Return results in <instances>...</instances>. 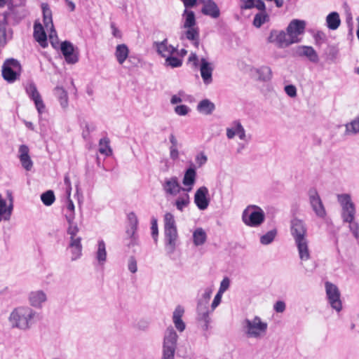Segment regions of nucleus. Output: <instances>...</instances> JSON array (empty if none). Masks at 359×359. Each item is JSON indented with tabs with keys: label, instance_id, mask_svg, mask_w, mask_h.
<instances>
[{
	"label": "nucleus",
	"instance_id": "f257e3e1",
	"mask_svg": "<svg viewBox=\"0 0 359 359\" xmlns=\"http://www.w3.org/2000/svg\"><path fill=\"white\" fill-rule=\"evenodd\" d=\"M39 313L28 306H21L15 309L9 316V321L13 327L22 330H29L36 322Z\"/></svg>",
	"mask_w": 359,
	"mask_h": 359
},
{
	"label": "nucleus",
	"instance_id": "f03ea898",
	"mask_svg": "<svg viewBox=\"0 0 359 359\" xmlns=\"http://www.w3.org/2000/svg\"><path fill=\"white\" fill-rule=\"evenodd\" d=\"M165 248L169 254L174 252L177 238V231L173 215L166 212L164 215Z\"/></svg>",
	"mask_w": 359,
	"mask_h": 359
},
{
	"label": "nucleus",
	"instance_id": "7ed1b4c3",
	"mask_svg": "<svg viewBox=\"0 0 359 359\" xmlns=\"http://www.w3.org/2000/svg\"><path fill=\"white\" fill-rule=\"evenodd\" d=\"M243 331L248 338H259L267 330V323L262 322L259 316L252 320L245 319L242 323Z\"/></svg>",
	"mask_w": 359,
	"mask_h": 359
},
{
	"label": "nucleus",
	"instance_id": "20e7f679",
	"mask_svg": "<svg viewBox=\"0 0 359 359\" xmlns=\"http://www.w3.org/2000/svg\"><path fill=\"white\" fill-rule=\"evenodd\" d=\"M265 214L262 209L257 205H249L242 214L243 222L249 226L257 227L264 221Z\"/></svg>",
	"mask_w": 359,
	"mask_h": 359
},
{
	"label": "nucleus",
	"instance_id": "39448f33",
	"mask_svg": "<svg viewBox=\"0 0 359 359\" xmlns=\"http://www.w3.org/2000/svg\"><path fill=\"white\" fill-rule=\"evenodd\" d=\"M286 31L287 32L283 30H271L267 39L268 42L280 48L289 46L292 44V21L288 24Z\"/></svg>",
	"mask_w": 359,
	"mask_h": 359
},
{
	"label": "nucleus",
	"instance_id": "423d86ee",
	"mask_svg": "<svg viewBox=\"0 0 359 359\" xmlns=\"http://www.w3.org/2000/svg\"><path fill=\"white\" fill-rule=\"evenodd\" d=\"M337 199L342 208L341 217L344 222L351 223L355 217V205L351 201V196L347 194H339Z\"/></svg>",
	"mask_w": 359,
	"mask_h": 359
},
{
	"label": "nucleus",
	"instance_id": "0eeeda50",
	"mask_svg": "<svg viewBox=\"0 0 359 359\" xmlns=\"http://www.w3.org/2000/svg\"><path fill=\"white\" fill-rule=\"evenodd\" d=\"M326 298L332 309L337 312H340L342 309V302L341 300V293L338 287L327 281L325 283Z\"/></svg>",
	"mask_w": 359,
	"mask_h": 359
},
{
	"label": "nucleus",
	"instance_id": "6e6552de",
	"mask_svg": "<svg viewBox=\"0 0 359 359\" xmlns=\"http://www.w3.org/2000/svg\"><path fill=\"white\" fill-rule=\"evenodd\" d=\"M20 62L13 58L7 59L2 66L3 78L8 82L15 81L20 75Z\"/></svg>",
	"mask_w": 359,
	"mask_h": 359
},
{
	"label": "nucleus",
	"instance_id": "1a4fd4ad",
	"mask_svg": "<svg viewBox=\"0 0 359 359\" xmlns=\"http://www.w3.org/2000/svg\"><path fill=\"white\" fill-rule=\"evenodd\" d=\"M308 196L310 205L316 215L319 218L324 219L327 212L317 189L315 187L310 188L308 191Z\"/></svg>",
	"mask_w": 359,
	"mask_h": 359
},
{
	"label": "nucleus",
	"instance_id": "9d476101",
	"mask_svg": "<svg viewBox=\"0 0 359 359\" xmlns=\"http://www.w3.org/2000/svg\"><path fill=\"white\" fill-rule=\"evenodd\" d=\"M162 188L166 195L177 196L181 191H184L175 176L165 178L162 183Z\"/></svg>",
	"mask_w": 359,
	"mask_h": 359
},
{
	"label": "nucleus",
	"instance_id": "9b49d317",
	"mask_svg": "<svg viewBox=\"0 0 359 359\" xmlns=\"http://www.w3.org/2000/svg\"><path fill=\"white\" fill-rule=\"evenodd\" d=\"M208 196V189L206 187H201L196 190L194 195V203L199 210H204L208 207L210 200Z\"/></svg>",
	"mask_w": 359,
	"mask_h": 359
},
{
	"label": "nucleus",
	"instance_id": "f8f14e48",
	"mask_svg": "<svg viewBox=\"0 0 359 359\" xmlns=\"http://www.w3.org/2000/svg\"><path fill=\"white\" fill-rule=\"evenodd\" d=\"M60 50L65 57V61L68 64H75L78 62V55L74 53V48L71 42L68 41L62 42Z\"/></svg>",
	"mask_w": 359,
	"mask_h": 359
},
{
	"label": "nucleus",
	"instance_id": "ddd939ff",
	"mask_svg": "<svg viewBox=\"0 0 359 359\" xmlns=\"http://www.w3.org/2000/svg\"><path fill=\"white\" fill-rule=\"evenodd\" d=\"M203 4L201 13L206 16L217 19L220 16V10L217 4L213 0H201Z\"/></svg>",
	"mask_w": 359,
	"mask_h": 359
},
{
	"label": "nucleus",
	"instance_id": "4468645a",
	"mask_svg": "<svg viewBox=\"0 0 359 359\" xmlns=\"http://www.w3.org/2000/svg\"><path fill=\"white\" fill-rule=\"evenodd\" d=\"M213 65L205 58L201 59L200 72L205 84L208 85L212 81Z\"/></svg>",
	"mask_w": 359,
	"mask_h": 359
},
{
	"label": "nucleus",
	"instance_id": "2eb2a0df",
	"mask_svg": "<svg viewBox=\"0 0 359 359\" xmlns=\"http://www.w3.org/2000/svg\"><path fill=\"white\" fill-rule=\"evenodd\" d=\"M41 8L43 11V22L45 27L48 29H50V39H51L53 37V35L56 36V31L54 28L53 18H52V11L49 8V6L46 3H43L41 4Z\"/></svg>",
	"mask_w": 359,
	"mask_h": 359
},
{
	"label": "nucleus",
	"instance_id": "dca6fc26",
	"mask_svg": "<svg viewBox=\"0 0 359 359\" xmlns=\"http://www.w3.org/2000/svg\"><path fill=\"white\" fill-rule=\"evenodd\" d=\"M18 158L24 169L27 171L32 170L33 167V161L29 156V149L28 146L22 144L19 147Z\"/></svg>",
	"mask_w": 359,
	"mask_h": 359
},
{
	"label": "nucleus",
	"instance_id": "f3484780",
	"mask_svg": "<svg viewBox=\"0 0 359 359\" xmlns=\"http://www.w3.org/2000/svg\"><path fill=\"white\" fill-rule=\"evenodd\" d=\"M295 53L300 57H306L310 62L318 63V55L314 48L311 46H299L297 47Z\"/></svg>",
	"mask_w": 359,
	"mask_h": 359
},
{
	"label": "nucleus",
	"instance_id": "a211bd4d",
	"mask_svg": "<svg viewBox=\"0 0 359 359\" xmlns=\"http://www.w3.org/2000/svg\"><path fill=\"white\" fill-rule=\"evenodd\" d=\"M26 91L29 97L34 100L38 112L41 114L45 108V106L35 84L30 83L29 86H27L26 88Z\"/></svg>",
	"mask_w": 359,
	"mask_h": 359
},
{
	"label": "nucleus",
	"instance_id": "6ab92c4d",
	"mask_svg": "<svg viewBox=\"0 0 359 359\" xmlns=\"http://www.w3.org/2000/svg\"><path fill=\"white\" fill-rule=\"evenodd\" d=\"M295 245L297 248L299 257L301 262L307 261L311 257V253L309 248L308 238L299 239L294 241Z\"/></svg>",
	"mask_w": 359,
	"mask_h": 359
},
{
	"label": "nucleus",
	"instance_id": "aec40b11",
	"mask_svg": "<svg viewBox=\"0 0 359 359\" xmlns=\"http://www.w3.org/2000/svg\"><path fill=\"white\" fill-rule=\"evenodd\" d=\"M11 15V12H4L3 13V18L0 20V48H4L8 40V38H11V36L6 32V25L8 24V20ZM12 35V32H11Z\"/></svg>",
	"mask_w": 359,
	"mask_h": 359
},
{
	"label": "nucleus",
	"instance_id": "412c9836",
	"mask_svg": "<svg viewBox=\"0 0 359 359\" xmlns=\"http://www.w3.org/2000/svg\"><path fill=\"white\" fill-rule=\"evenodd\" d=\"M307 238V229L302 220L293 218V238L294 241Z\"/></svg>",
	"mask_w": 359,
	"mask_h": 359
},
{
	"label": "nucleus",
	"instance_id": "4be33fe9",
	"mask_svg": "<svg viewBox=\"0 0 359 359\" xmlns=\"http://www.w3.org/2000/svg\"><path fill=\"white\" fill-rule=\"evenodd\" d=\"M196 179V168L191 166L186 170L184 177L182 180L183 184L187 187L184 188V191L189 192L192 189V187L194 185Z\"/></svg>",
	"mask_w": 359,
	"mask_h": 359
},
{
	"label": "nucleus",
	"instance_id": "5701e85b",
	"mask_svg": "<svg viewBox=\"0 0 359 359\" xmlns=\"http://www.w3.org/2000/svg\"><path fill=\"white\" fill-rule=\"evenodd\" d=\"M154 45L156 47L158 53L163 57L172 55L177 51L176 48L173 47L172 45L168 44L167 39H165L161 42L156 41Z\"/></svg>",
	"mask_w": 359,
	"mask_h": 359
},
{
	"label": "nucleus",
	"instance_id": "b1692460",
	"mask_svg": "<svg viewBox=\"0 0 359 359\" xmlns=\"http://www.w3.org/2000/svg\"><path fill=\"white\" fill-rule=\"evenodd\" d=\"M47 299L46 293L42 290L31 292L29 294L30 304L36 308H41V304Z\"/></svg>",
	"mask_w": 359,
	"mask_h": 359
},
{
	"label": "nucleus",
	"instance_id": "393cba45",
	"mask_svg": "<svg viewBox=\"0 0 359 359\" xmlns=\"http://www.w3.org/2000/svg\"><path fill=\"white\" fill-rule=\"evenodd\" d=\"M34 37L35 40L43 47L47 46V35L43 27L39 22H35L34 25Z\"/></svg>",
	"mask_w": 359,
	"mask_h": 359
},
{
	"label": "nucleus",
	"instance_id": "a878e982",
	"mask_svg": "<svg viewBox=\"0 0 359 359\" xmlns=\"http://www.w3.org/2000/svg\"><path fill=\"white\" fill-rule=\"evenodd\" d=\"M128 219L130 222V227L126 230L127 235L131 238V241L128 244V247L135 244V233L137 227V218L135 213L130 212L128 215Z\"/></svg>",
	"mask_w": 359,
	"mask_h": 359
},
{
	"label": "nucleus",
	"instance_id": "bb28decb",
	"mask_svg": "<svg viewBox=\"0 0 359 359\" xmlns=\"http://www.w3.org/2000/svg\"><path fill=\"white\" fill-rule=\"evenodd\" d=\"M184 312V309L181 306H177L172 315V320L175 326L180 332H183L186 327L185 323L182 320Z\"/></svg>",
	"mask_w": 359,
	"mask_h": 359
},
{
	"label": "nucleus",
	"instance_id": "cd10ccee",
	"mask_svg": "<svg viewBox=\"0 0 359 359\" xmlns=\"http://www.w3.org/2000/svg\"><path fill=\"white\" fill-rule=\"evenodd\" d=\"M196 109L202 114L210 115L215 110V104L208 99H203L198 102Z\"/></svg>",
	"mask_w": 359,
	"mask_h": 359
},
{
	"label": "nucleus",
	"instance_id": "c85d7f7f",
	"mask_svg": "<svg viewBox=\"0 0 359 359\" xmlns=\"http://www.w3.org/2000/svg\"><path fill=\"white\" fill-rule=\"evenodd\" d=\"M306 25L305 20L293 19V43L299 42L298 36L304 33Z\"/></svg>",
	"mask_w": 359,
	"mask_h": 359
},
{
	"label": "nucleus",
	"instance_id": "c756f323",
	"mask_svg": "<svg viewBox=\"0 0 359 359\" xmlns=\"http://www.w3.org/2000/svg\"><path fill=\"white\" fill-rule=\"evenodd\" d=\"M69 248L72 250V261L79 259L82 255L81 238L78 237L76 240L70 241Z\"/></svg>",
	"mask_w": 359,
	"mask_h": 359
},
{
	"label": "nucleus",
	"instance_id": "7c9ffc66",
	"mask_svg": "<svg viewBox=\"0 0 359 359\" xmlns=\"http://www.w3.org/2000/svg\"><path fill=\"white\" fill-rule=\"evenodd\" d=\"M106 245L103 240L97 243V250L95 253V258L100 266H103L107 261Z\"/></svg>",
	"mask_w": 359,
	"mask_h": 359
},
{
	"label": "nucleus",
	"instance_id": "2f4dec72",
	"mask_svg": "<svg viewBox=\"0 0 359 359\" xmlns=\"http://www.w3.org/2000/svg\"><path fill=\"white\" fill-rule=\"evenodd\" d=\"M129 49L128 46L124 44H118L116 47L114 53L115 57L120 65H122L128 57Z\"/></svg>",
	"mask_w": 359,
	"mask_h": 359
},
{
	"label": "nucleus",
	"instance_id": "473e14b6",
	"mask_svg": "<svg viewBox=\"0 0 359 359\" xmlns=\"http://www.w3.org/2000/svg\"><path fill=\"white\" fill-rule=\"evenodd\" d=\"M341 24L339 15L337 12L333 11L326 17L327 27L331 30L337 29Z\"/></svg>",
	"mask_w": 359,
	"mask_h": 359
},
{
	"label": "nucleus",
	"instance_id": "72a5a7b5",
	"mask_svg": "<svg viewBox=\"0 0 359 359\" xmlns=\"http://www.w3.org/2000/svg\"><path fill=\"white\" fill-rule=\"evenodd\" d=\"M177 344L166 343L163 341V359H174Z\"/></svg>",
	"mask_w": 359,
	"mask_h": 359
},
{
	"label": "nucleus",
	"instance_id": "f704fd0d",
	"mask_svg": "<svg viewBox=\"0 0 359 359\" xmlns=\"http://www.w3.org/2000/svg\"><path fill=\"white\" fill-rule=\"evenodd\" d=\"M207 240V234L202 228H197L193 233V242L196 246L203 245Z\"/></svg>",
	"mask_w": 359,
	"mask_h": 359
},
{
	"label": "nucleus",
	"instance_id": "c9c22d12",
	"mask_svg": "<svg viewBox=\"0 0 359 359\" xmlns=\"http://www.w3.org/2000/svg\"><path fill=\"white\" fill-rule=\"evenodd\" d=\"M54 94L60 101L62 108H67L68 106V95L67 91L62 87L57 86L54 89Z\"/></svg>",
	"mask_w": 359,
	"mask_h": 359
},
{
	"label": "nucleus",
	"instance_id": "e433bc0d",
	"mask_svg": "<svg viewBox=\"0 0 359 359\" xmlns=\"http://www.w3.org/2000/svg\"><path fill=\"white\" fill-rule=\"evenodd\" d=\"M182 16L184 17V28L194 27L196 25V17L194 11L184 9Z\"/></svg>",
	"mask_w": 359,
	"mask_h": 359
},
{
	"label": "nucleus",
	"instance_id": "4c0bfd02",
	"mask_svg": "<svg viewBox=\"0 0 359 359\" xmlns=\"http://www.w3.org/2000/svg\"><path fill=\"white\" fill-rule=\"evenodd\" d=\"M345 135H351L359 133V116L345 124Z\"/></svg>",
	"mask_w": 359,
	"mask_h": 359
},
{
	"label": "nucleus",
	"instance_id": "58836bf2",
	"mask_svg": "<svg viewBox=\"0 0 359 359\" xmlns=\"http://www.w3.org/2000/svg\"><path fill=\"white\" fill-rule=\"evenodd\" d=\"M198 320L204 323H210L208 309L206 305H203L202 302H199L197 306Z\"/></svg>",
	"mask_w": 359,
	"mask_h": 359
},
{
	"label": "nucleus",
	"instance_id": "ea45409f",
	"mask_svg": "<svg viewBox=\"0 0 359 359\" xmlns=\"http://www.w3.org/2000/svg\"><path fill=\"white\" fill-rule=\"evenodd\" d=\"M190 203V197L189 195L186 193L182 195H180L175 201V205L176 208L182 212L184 208L187 207Z\"/></svg>",
	"mask_w": 359,
	"mask_h": 359
},
{
	"label": "nucleus",
	"instance_id": "a19ab883",
	"mask_svg": "<svg viewBox=\"0 0 359 359\" xmlns=\"http://www.w3.org/2000/svg\"><path fill=\"white\" fill-rule=\"evenodd\" d=\"M110 140L108 137H103L99 141V151L102 154L109 156L112 154V150L109 146Z\"/></svg>",
	"mask_w": 359,
	"mask_h": 359
},
{
	"label": "nucleus",
	"instance_id": "79ce46f5",
	"mask_svg": "<svg viewBox=\"0 0 359 359\" xmlns=\"http://www.w3.org/2000/svg\"><path fill=\"white\" fill-rule=\"evenodd\" d=\"M178 336L172 326L168 327L164 334L163 341L166 343L177 344Z\"/></svg>",
	"mask_w": 359,
	"mask_h": 359
},
{
	"label": "nucleus",
	"instance_id": "37998d69",
	"mask_svg": "<svg viewBox=\"0 0 359 359\" xmlns=\"http://www.w3.org/2000/svg\"><path fill=\"white\" fill-rule=\"evenodd\" d=\"M277 235L276 229H271L260 237V243L262 245H269L271 243Z\"/></svg>",
	"mask_w": 359,
	"mask_h": 359
},
{
	"label": "nucleus",
	"instance_id": "c03bdc74",
	"mask_svg": "<svg viewBox=\"0 0 359 359\" xmlns=\"http://www.w3.org/2000/svg\"><path fill=\"white\" fill-rule=\"evenodd\" d=\"M55 194L52 190L46 191L41 195V200L45 205H51L55 201Z\"/></svg>",
	"mask_w": 359,
	"mask_h": 359
},
{
	"label": "nucleus",
	"instance_id": "a18cd8bd",
	"mask_svg": "<svg viewBox=\"0 0 359 359\" xmlns=\"http://www.w3.org/2000/svg\"><path fill=\"white\" fill-rule=\"evenodd\" d=\"M269 18L266 12H259L257 13L253 20V25L256 27H260Z\"/></svg>",
	"mask_w": 359,
	"mask_h": 359
},
{
	"label": "nucleus",
	"instance_id": "49530a36",
	"mask_svg": "<svg viewBox=\"0 0 359 359\" xmlns=\"http://www.w3.org/2000/svg\"><path fill=\"white\" fill-rule=\"evenodd\" d=\"M79 231V228L77 224L75 222L68 223V228L67 229V233L70 236V241L76 240L79 236H76L78 232Z\"/></svg>",
	"mask_w": 359,
	"mask_h": 359
},
{
	"label": "nucleus",
	"instance_id": "de8ad7c7",
	"mask_svg": "<svg viewBox=\"0 0 359 359\" xmlns=\"http://www.w3.org/2000/svg\"><path fill=\"white\" fill-rule=\"evenodd\" d=\"M232 125L236 127V135H238V137L241 140L245 139V130L239 121H234Z\"/></svg>",
	"mask_w": 359,
	"mask_h": 359
},
{
	"label": "nucleus",
	"instance_id": "09e8293b",
	"mask_svg": "<svg viewBox=\"0 0 359 359\" xmlns=\"http://www.w3.org/2000/svg\"><path fill=\"white\" fill-rule=\"evenodd\" d=\"M165 65L170 66L171 67H179L182 65V60L176 57L172 56L171 55L166 57Z\"/></svg>",
	"mask_w": 359,
	"mask_h": 359
},
{
	"label": "nucleus",
	"instance_id": "8fccbe9b",
	"mask_svg": "<svg viewBox=\"0 0 359 359\" xmlns=\"http://www.w3.org/2000/svg\"><path fill=\"white\" fill-rule=\"evenodd\" d=\"M187 30L185 32L186 38L189 41L197 39L199 37V29L198 27L187 28Z\"/></svg>",
	"mask_w": 359,
	"mask_h": 359
},
{
	"label": "nucleus",
	"instance_id": "3c124183",
	"mask_svg": "<svg viewBox=\"0 0 359 359\" xmlns=\"http://www.w3.org/2000/svg\"><path fill=\"white\" fill-rule=\"evenodd\" d=\"M259 78L268 81L271 78V70L269 67H262L259 70Z\"/></svg>",
	"mask_w": 359,
	"mask_h": 359
},
{
	"label": "nucleus",
	"instance_id": "603ef678",
	"mask_svg": "<svg viewBox=\"0 0 359 359\" xmlns=\"http://www.w3.org/2000/svg\"><path fill=\"white\" fill-rule=\"evenodd\" d=\"M151 224V236L154 241L156 242L158 234L157 219L155 217H152Z\"/></svg>",
	"mask_w": 359,
	"mask_h": 359
},
{
	"label": "nucleus",
	"instance_id": "864d4df0",
	"mask_svg": "<svg viewBox=\"0 0 359 359\" xmlns=\"http://www.w3.org/2000/svg\"><path fill=\"white\" fill-rule=\"evenodd\" d=\"M189 108L184 104L178 105L175 107V111L177 114L180 116H185L189 111Z\"/></svg>",
	"mask_w": 359,
	"mask_h": 359
},
{
	"label": "nucleus",
	"instance_id": "5fc2aeb1",
	"mask_svg": "<svg viewBox=\"0 0 359 359\" xmlns=\"http://www.w3.org/2000/svg\"><path fill=\"white\" fill-rule=\"evenodd\" d=\"M128 270L131 273H135L137 272V261H136L135 257H133V256L130 257V258L128 259Z\"/></svg>",
	"mask_w": 359,
	"mask_h": 359
},
{
	"label": "nucleus",
	"instance_id": "6e6d98bb",
	"mask_svg": "<svg viewBox=\"0 0 359 359\" xmlns=\"http://www.w3.org/2000/svg\"><path fill=\"white\" fill-rule=\"evenodd\" d=\"M207 161L208 158L203 153H201L196 156V162L198 163V167L203 165Z\"/></svg>",
	"mask_w": 359,
	"mask_h": 359
},
{
	"label": "nucleus",
	"instance_id": "4d7b16f0",
	"mask_svg": "<svg viewBox=\"0 0 359 359\" xmlns=\"http://www.w3.org/2000/svg\"><path fill=\"white\" fill-rule=\"evenodd\" d=\"M314 39L316 40V43H320L324 42L326 40V35L322 31H318L314 34Z\"/></svg>",
	"mask_w": 359,
	"mask_h": 359
},
{
	"label": "nucleus",
	"instance_id": "13d9d810",
	"mask_svg": "<svg viewBox=\"0 0 359 359\" xmlns=\"http://www.w3.org/2000/svg\"><path fill=\"white\" fill-rule=\"evenodd\" d=\"M229 287V279L228 278H224L220 283V287H219L218 292L222 294L228 289Z\"/></svg>",
	"mask_w": 359,
	"mask_h": 359
},
{
	"label": "nucleus",
	"instance_id": "bf43d9fd",
	"mask_svg": "<svg viewBox=\"0 0 359 359\" xmlns=\"http://www.w3.org/2000/svg\"><path fill=\"white\" fill-rule=\"evenodd\" d=\"M285 309V304L282 301H278L274 305V310L278 313H282Z\"/></svg>",
	"mask_w": 359,
	"mask_h": 359
},
{
	"label": "nucleus",
	"instance_id": "052dcab7",
	"mask_svg": "<svg viewBox=\"0 0 359 359\" xmlns=\"http://www.w3.org/2000/svg\"><path fill=\"white\" fill-rule=\"evenodd\" d=\"M244 4L241 6L242 9H251L255 8V0H245Z\"/></svg>",
	"mask_w": 359,
	"mask_h": 359
},
{
	"label": "nucleus",
	"instance_id": "680f3d73",
	"mask_svg": "<svg viewBox=\"0 0 359 359\" xmlns=\"http://www.w3.org/2000/svg\"><path fill=\"white\" fill-rule=\"evenodd\" d=\"M212 294V290L207 288L205 290V292L203 294V301H201L203 303V305H206L208 304V300L210 299Z\"/></svg>",
	"mask_w": 359,
	"mask_h": 359
},
{
	"label": "nucleus",
	"instance_id": "e2e57ef3",
	"mask_svg": "<svg viewBox=\"0 0 359 359\" xmlns=\"http://www.w3.org/2000/svg\"><path fill=\"white\" fill-rule=\"evenodd\" d=\"M222 294L219 292H217L215 295L213 302H212L211 307L212 309H215L220 303L222 299Z\"/></svg>",
	"mask_w": 359,
	"mask_h": 359
},
{
	"label": "nucleus",
	"instance_id": "0e129e2a",
	"mask_svg": "<svg viewBox=\"0 0 359 359\" xmlns=\"http://www.w3.org/2000/svg\"><path fill=\"white\" fill-rule=\"evenodd\" d=\"M64 182H65V184L67 187V194L70 196L71 190H72V186H71L70 178H69V175L67 174L65 175V176Z\"/></svg>",
	"mask_w": 359,
	"mask_h": 359
},
{
	"label": "nucleus",
	"instance_id": "69168bd1",
	"mask_svg": "<svg viewBox=\"0 0 359 359\" xmlns=\"http://www.w3.org/2000/svg\"><path fill=\"white\" fill-rule=\"evenodd\" d=\"M65 219L67 222V223H71L74 222L75 219V212L72 211H67L65 214Z\"/></svg>",
	"mask_w": 359,
	"mask_h": 359
},
{
	"label": "nucleus",
	"instance_id": "338daca9",
	"mask_svg": "<svg viewBox=\"0 0 359 359\" xmlns=\"http://www.w3.org/2000/svg\"><path fill=\"white\" fill-rule=\"evenodd\" d=\"M255 8H257L261 12H266V6L262 0H257L256 2L255 3Z\"/></svg>",
	"mask_w": 359,
	"mask_h": 359
},
{
	"label": "nucleus",
	"instance_id": "774afa93",
	"mask_svg": "<svg viewBox=\"0 0 359 359\" xmlns=\"http://www.w3.org/2000/svg\"><path fill=\"white\" fill-rule=\"evenodd\" d=\"M170 157L172 160H177L179 158V151L177 148H169Z\"/></svg>",
	"mask_w": 359,
	"mask_h": 359
}]
</instances>
